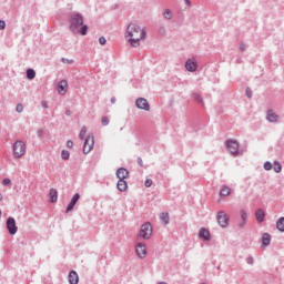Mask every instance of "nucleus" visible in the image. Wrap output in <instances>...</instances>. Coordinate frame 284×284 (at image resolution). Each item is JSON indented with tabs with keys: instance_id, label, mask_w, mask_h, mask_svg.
I'll use <instances>...</instances> for the list:
<instances>
[{
	"instance_id": "obj_1",
	"label": "nucleus",
	"mask_w": 284,
	"mask_h": 284,
	"mask_svg": "<svg viewBox=\"0 0 284 284\" xmlns=\"http://www.w3.org/2000/svg\"><path fill=\"white\" fill-rule=\"evenodd\" d=\"M124 37L131 48H139L141 42L148 39V31L140 23L131 22L125 30Z\"/></svg>"
},
{
	"instance_id": "obj_2",
	"label": "nucleus",
	"mask_w": 284,
	"mask_h": 284,
	"mask_svg": "<svg viewBox=\"0 0 284 284\" xmlns=\"http://www.w3.org/2000/svg\"><path fill=\"white\" fill-rule=\"evenodd\" d=\"M70 30L74 34H82L85 37L88 34V26H83V17L79 13H74L70 19Z\"/></svg>"
},
{
	"instance_id": "obj_3",
	"label": "nucleus",
	"mask_w": 284,
	"mask_h": 284,
	"mask_svg": "<svg viewBox=\"0 0 284 284\" xmlns=\"http://www.w3.org/2000/svg\"><path fill=\"white\" fill-rule=\"evenodd\" d=\"M26 154V143L23 141H16L13 144L14 159H21Z\"/></svg>"
},
{
	"instance_id": "obj_4",
	"label": "nucleus",
	"mask_w": 284,
	"mask_h": 284,
	"mask_svg": "<svg viewBox=\"0 0 284 284\" xmlns=\"http://www.w3.org/2000/svg\"><path fill=\"white\" fill-rule=\"evenodd\" d=\"M139 236L141 239L148 240L152 236V224L145 223L141 226Z\"/></svg>"
},
{
	"instance_id": "obj_5",
	"label": "nucleus",
	"mask_w": 284,
	"mask_h": 284,
	"mask_svg": "<svg viewBox=\"0 0 284 284\" xmlns=\"http://www.w3.org/2000/svg\"><path fill=\"white\" fill-rule=\"evenodd\" d=\"M92 148H94V136L89 135L85 139L84 145H83V154H90V152H92Z\"/></svg>"
},
{
	"instance_id": "obj_6",
	"label": "nucleus",
	"mask_w": 284,
	"mask_h": 284,
	"mask_svg": "<svg viewBox=\"0 0 284 284\" xmlns=\"http://www.w3.org/2000/svg\"><path fill=\"white\" fill-rule=\"evenodd\" d=\"M217 223L222 227H227L230 225V217L223 212L217 213Z\"/></svg>"
},
{
	"instance_id": "obj_7",
	"label": "nucleus",
	"mask_w": 284,
	"mask_h": 284,
	"mask_svg": "<svg viewBox=\"0 0 284 284\" xmlns=\"http://www.w3.org/2000/svg\"><path fill=\"white\" fill-rule=\"evenodd\" d=\"M135 252L139 258H145V256H148V247L143 243H138L135 245Z\"/></svg>"
},
{
	"instance_id": "obj_8",
	"label": "nucleus",
	"mask_w": 284,
	"mask_h": 284,
	"mask_svg": "<svg viewBox=\"0 0 284 284\" xmlns=\"http://www.w3.org/2000/svg\"><path fill=\"white\" fill-rule=\"evenodd\" d=\"M226 148H227L229 152H231L233 154V156H236V154H239V142H236L234 140H229L226 142Z\"/></svg>"
},
{
	"instance_id": "obj_9",
	"label": "nucleus",
	"mask_w": 284,
	"mask_h": 284,
	"mask_svg": "<svg viewBox=\"0 0 284 284\" xmlns=\"http://www.w3.org/2000/svg\"><path fill=\"white\" fill-rule=\"evenodd\" d=\"M7 230H9V234L11 235H14L18 232L19 227H17V222L13 217L7 220Z\"/></svg>"
},
{
	"instance_id": "obj_10",
	"label": "nucleus",
	"mask_w": 284,
	"mask_h": 284,
	"mask_svg": "<svg viewBox=\"0 0 284 284\" xmlns=\"http://www.w3.org/2000/svg\"><path fill=\"white\" fill-rule=\"evenodd\" d=\"M136 108L139 110H145V112H150V103L145 100V98H140L135 101Z\"/></svg>"
},
{
	"instance_id": "obj_11",
	"label": "nucleus",
	"mask_w": 284,
	"mask_h": 284,
	"mask_svg": "<svg viewBox=\"0 0 284 284\" xmlns=\"http://www.w3.org/2000/svg\"><path fill=\"white\" fill-rule=\"evenodd\" d=\"M116 176H118L119 181H125V179H128L130 176V172L124 168H120L116 171Z\"/></svg>"
},
{
	"instance_id": "obj_12",
	"label": "nucleus",
	"mask_w": 284,
	"mask_h": 284,
	"mask_svg": "<svg viewBox=\"0 0 284 284\" xmlns=\"http://www.w3.org/2000/svg\"><path fill=\"white\" fill-rule=\"evenodd\" d=\"M58 92L62 97L68 92V81L62 80V81L59 82V84H58Z\"/></svg>"
},
{
	"instance_id": "obj_13",
	"label": "nucleus",
	"mask_w": 284,
	"mask_h": 284,
	"mask_svg": "<svg viewBox=\"0 0 284 284\" xmlns=\"http://www.w3.org/2000/svg\"><path fill=\"white\" fill-rule=\"evenodd\" d=\"M79 199H81V195H79V193H77L71 202L69 203L68 207H67V212H72V210H74V206L77 205V203L79 202Z\"/></svg>"
},
{
	"instance_id": "obj_14",
	"label": "nucleus",
	"mask_w": 284,
	"mask_h": 284,
	"mask_svg": "<svg viewBox=\"0 0 284 284\" xmlns=\"http://www.w3.org/2000/svg\"><path fill=\"white\" fill-rule=\"evenodd\" d=\"M69 283L70 284H79V274L75 271H71L69 273Z\"/></svg>"
},
{
	"instance_id": "obj_15",
	"label": "nucleus",
	"mask_w": 284,
	"mask_h": 284,
	"mask_svg": "<svg viewBox=\"0 0 284 284\" xmlns=\"http://www.w3.org/2000/svg\"><path fill=\"white\" fill-rule=\"evenodd\" d=\"M49 199L51 203H57L58 199H59V192H57L55 189H51L50 193H49Z\"/></svg>"
},
{
	"instance_id": "obj_16",
	"label": "nucleus",
	"mask_w": 284,
	"mask_h": 284,
	"mask_svg": "<svg viewBox=\"0 0 284 284\" xmlns=\"http://www.w3.org/2000/svg\"><path fill=\"white\" fill-rule=\"evenodd\" d=\"M185 68L189 72H196V62L187 60L185 63Z\"/></svg>"
},
{
	"instance_id": "obj_17",
	"label": "nucleus",
	"mask_w": 284,
	"mask_h": 284,
	"mask_svg": "<svg viewBox=\"0 0 284 284\" xmlns=\"http://www.w3.org/2000/svg\"><path fill=\"white\" fill-rule=\"evenodd\" d=\"M267 121H270V123H276V121H278V115H276L274 111L270 110L267 112Z\"/></svg>"
},
{
	"instance_id": "obj_18",
	"label": "nucleus",
	"mask_w": 284,
	"mask_h": 284,
	"mask_svg": "<svg viewBox=\"0 0 284 284\" xmlns=\"http://www.w3.org/2000/svg\"><path fill=\"white\" fill-rule=\"evenodd\" d=\"M116 186L120 192H125L128 190V182L125 180H119Z\"/></svg>"
},
{
	"instance_id": "obj_19",
	"label": "nucleus",
	"mask_w": 284,
	"mask_h": 284,
	"mask_svg": "<svg viewBox=\"0 0 284 284\" xmlns=\"http://www.w3.org/2000/svg\"><path fill=\"white\" fill-rule=\"evenodd\" d=\"M255 217L256 221H258V223H263L264 219H265V212L263 210H257L255 213Z\"/></svg>"
},
{
	"instance_id": "obj_20",
	"label": "nucleus",
	"mask_w": 284,
	"mask_h": 284,
	"mask_svg": "<svg viewBox=\"0 0 284 284\" xmlns=\"http://www.w3.org/2000/svg\"><path fill=\"white\" fill-rule=\"evenodd\" d=\"M160 221L164 225H168V223H170V213H161L160 214Z\"/></svg>"
},
{
	"instance_id": "obj_21",
	"label": "nucleus",
	"mask_w": 284,
	"mask_h": 284,
	"mask_svg": "<svg viewBox=\"0 0 284 284\" xmlns=\"http://www.w3.org/2000/svg\"><path fill=\"white\" fill-rule=\"evenodd\" d=\"M230 194H232L230 186H223L220 191V196H230Z\"/></svg>"
},
{
	"instance_id": "obj_22",
	"label": "nucleus",
	"mask_w": 284,
	"mask_h": 284,
	"mask_svg": "<svg viewBox=\"0 0 284 284\" xmlns=\"http://www.w3.org/2000/svg\"><path fill=\"white\" fill-rule=\"evenodd\" d=\"M200 237L204 239V241H210V231L205 229L200 230Z\"/></svg>"
},
{
	"instance_id": "obj_23",
	"label": "nucleus",
	"mask_w": 284,
	"mask_h": 284,
	"mask_svg": "<svg viewBox=\"0 0 284 284\" xmlns=\"http://www.w3.org/2000/svg\"><path fill=\"white\" fill-rule=\"evenodd\" d=\"M271 241H272V237L270 236V234L265 233L262 239V245H264V247H267Z\"/></svg>"
},
{
	"instance_id": "obj_24",
	"label": "nucleus",
	"mask_w": 284,
	"mask_h": 284,
	"mask_svg": "<svg viewBox=\"0 0 284 284\" xmlns=\"http://www.w3.org/2000/svg\"><path fill=\"white\" fill-rule=\"evenodd\" d=\"M276 227L280 232H284V217H280L277 220Z\"/></svg>"
},
{
	"instance_id": "obj_25",
	"label": "nucleus",
	"mask_w": 284,
	"mask_h": 284,
	"mask_svg": "<svg viewBox=\"0 0 284 284\" xmlns=\"http://www.w3.org/2000/svg\"><path fill=\"white\" fill-rule=\"evenodd\" d=\"M88 133V128L82 126L81 131L79 133V139H81V141H83V139H85V134Z\"/></svg>"
},
{
	"instance_id": "obj_26",
	"label": "nucleus",
	"mask_w": 284,
	"mask_h": 284,
	"mask_svg": "<svg viewBox=\"0 0 284 284\" xmlns=\"http://www.w3.org/2000/svg\"><path fill=\"white\" fill-rule=\"evenodd\" d=\"M34 77H37V73L34 72V70L28 69L27 70V78L32 80V79H34Z\"/></svg>"
},
{
	"instance_id": "obj_27",
	"label": "nucleus",
	"mask_w": 284,
	"mask_h": 284,
	"mask_svg": "<svg viewBox=\"0 0 284 284\" xmlns=\"http://www.w3.org/2000/svg\"><path fill=\"white\" fill-rule=\"evenodd\" d=\"M273 170H274V172L278 173L283 170V166L281 165V163L274 162Z\"/></svg>"
},
{
	"instance_id": "obj_28",
	"label": "nucleus",
	"mask_w": 284,
	"mask_h": 284,
	"mask_svg": "<svg viewBox=\"0 0 284 284\" xmlns=\"http://www.w3.org/2000/svg\"><path fill=\"white\" fill-rule=\"evenodd\" d=\"M163 17L164 19H172V11L170 9L164 10Z\"/></svg>"
},
{
	"instance_id": "obj_29",
	"label": "nucleus",
	"mask_w": 284,
	"mask_h": 284,
	"mask_svg": "<svg viewBox=\"0 0 284 284\" xmlns=\"http://www.w3.org/2000/svg\"><path fill=\"white\" fill-rule=\"evenodd\" d=\"M61 158L64 160V161H68L70 159V152L69 151H62L61 153Z\"/></svg>"
},
{
	"instance_id": "obj_30",
	"label": "nucleus",
	"mask_w": 284,
	"mask_h": 284,
	"mask_svg": "<svg viewBox=\"0 0 284 284\" xmlns=\"http://www.w3.org/2000/svg\"><path fill=\"white\" fill-rule=\"evenodd\" d=\"M101 123L102 125H110V119H108V116H103Z\"/></svg>"
},
{
	"instance_id": "obj_31",
	"label": "nucleus",
	"mask_w": 284,
	"mask_h": 284,
	"mask_svg": "<svg viewBox=\"0 0 284 284\" xmlns=\"http://www.w3.org/2000/svg\"><path fill=\"white\" fill-rule=\"evenodd\" d=\"M145 187H152V180L146 179L144 182Z\"/></svg>"
},
{
	"instance_id": "obj_32",
	"label": "nucleus",
	"mask_w": 284,
	"mask_h": 284,
	"mask_svg": "<svg viewBox=\"0 0 284 284\" xmlns=\"http://www.w3.org/2000/svg\"><path fill=\"white\" fill-rule=\"evenodd\" d=\"M11 183L12 181L8 178L2 181V185H11Z\"/></svg>"
},
{
	"instance_id": "obj_33",
	"label": "nucleus",
	"mask_w": 284,
	"mask_h": 284,
	"mask_svg": "<svg viewBox=\"0 0 284 284\" xmlns=\"http://www.w3.org/2000/svg\"><path fill=\"white\" fill-rule=\"evenodd\" d=\"M99 43H100V45H105V43H106L105 38H104V37H101V38L99 39Z\"/></svg>"
},
{
	"instance_id": "obj_34",
	"label": "nucleus",
	"mask_w": 284,
	"mask_h": 284,
	"mask_svg": "<svg viewBox=\"0 0 284 284\" xmlns=\"http://www.w3.org/2000/svg\"><path fill=\"white\" fill-rule=\"evenodd\" d=\"M264 170H267V171L272 170V164L270 162H266L264 164Z\"/></svg>"
},
{
	"instance_id": "obj_35",
	"label": "nucleus",
	"mask_w": 284,
	"mask_h": 284,
	"mask_svg": "<svg viewBox=\"0 0 284 284\" xmlns=\"http://www.w3.org/2000/svg\"><path fill=\"white\" fill-rule=\"evenodd\" d=\"M0 30H6V21L0 20Z\"/></svg>"
},
{
	"instance_id": "obj_36",
	"label": "nucleus",
	"mask_w": 284,
	"mask_h": 284,
	"mask_svg": "<svg viewBox=\"0 0 284 284\" xmlns=\"http://www.w3.org/2000/svg\"><path fill=\"white\" fill-rule=\"evenodd\" d=\"M195 101H199L200 103H203V99H201V95L194 94Z\"/></svg>"
},
{
	"instance_id": "obj_37",
	"label": "nucleus",
	"mask_w": 284,
	"mask_h": 284,
	"mask_svg": "<svg viewBox=\"0 0 284 284\" xmlns=\"http://www.w3.org/2000/svg\"><path fill=\"white\" fill-rule=\"evenodd\" d=\"M16 110L17 112H23V104H18Z\"/></svg>"
},
{
	"instance_id": "obj_38",
	"label": "nucleus",
	"mask_w": 284,
	"mask_h": 284,
	"mask_svg": "<svg viewBox=\"0 0 284 284\" xmlns=\"http://www.w3.org/2000/svg\"><path fill=\"white\" fill-rule=\"evenodd\" d=\"M241 216L244 221H247V213H245L243 210L241 211Z\"/></svg>"
},
{
	"instance_id": "obj_39",
	"label": "nucleus",
	"mask_w": 284,
	"mask_h": 284,
	"mask_svg": "<svg viewBox=\"0 0 284 284\" xmlns=\"http://www.w3.org/2000/svg\"><path fill=\"white\" fill-rule=\"evenodd\" d=\"M67 148H74V142H72V140H69L67 142Z\"/></svg>"
},
{
	"instance_id": "obj_40",
	"label": "nucleus",
	"mask_w": 284,
	"mask_h": 284,
	"mask_svg": "<svg viewBox=\"0 0 284 284\" xmlns=\"http://www.w3.org/2000/svg\"><path fill=\"white\" fill-rule=\"evenodd\" d=\"M246 97H248V99H252V90H250V88L246 89Z\"/></svg>"
},
{
	"instance_id": "obj_41",
	"label": "nucleus",
	"mask_w": 284,
	"mask_h": 284,
	"mask_svg": "<svg viewBox=\"0 0 284 284\" xmlns=\"http://www.w3.org/2000/svg\"><path fill=\"white\" fill-rule=\"evenodd\" d=\"M62 63H73V61L72 60H68L65 58H62Z\"/></svg>"
},
{
	"instance_id": "obj_42",
	"label": "nucleus",
	"mask_w": 284,
	"mask_h": 284,
	"mask_svg": "<svg viewBox=\"0 0 284 284\" xmlns=\"http://www.w3.org/2000/svg\"><path fill=\"white\" fill-rule=\"evenodd\" d=\"M138 163H139V166H140V168H143V159L139 158V159H138Z\"/></svg>"
},
{
	"instance_id": "obj_43",
	"label": "nucleus",
	"mask_w": 284,
	"mask_h": 284,
	"mask_svg": "<svg viewBox=\"0 0 284 284\" xmlns=\"http://www.w3.org/2000/svg\"><path fill=\"white\" fill-rule=\"evenodd\" d=\"M116 99L112 98L111 103H115Z\"/></svg>"
},
{
	"instance_id": "obj_44",
	"label": "nucleus",
	"mask_w": 284,
	"mask_h": 284,
	"mask_svg": "<svg viewBox=\"0 0 284 284\" xmlns=\"http://www.w3.org/2000/svg\"><path fill=\"white\" fill-rule=\"evenodd\" d=\"M241 50H245V44H242V45H241Z\"/></svg>"
},
{
	"instance_id": "obj_45",
	"label": "nucleus",
	"mask_w": 284,
	"mask_h": 284,
	"mask_svg": "<svg viewBox=\"0 0 284 284\" xmlns=\"http://www.w3.org/2000/svg\"><path fill=\"white\" fill-rule=\"evenodd\" d=\"M185 3H187V6H190V0H185Z\"/></svg>"
},
{
	"instance_id": "obj_46",
	"label": "nucleus",
	"mask_w": 284,
	"mask_h": 284,
	"mask_svg": "<svg viewBox=\"0 0 284 284\" xmlns=\"http://www.w3.org/2000/svg\"><path fill=\"white\" fill-rule=\"evenodd\" d=\"M0 201H3V195L0 194Z\"/></svg>"
},
{
	"instance_id": "obj_47",
	"label": "nucleus",
	"mask_w": 284,
	"mask_h": 284,
	"mask_svg": "<svg viewBox=\"0 0 284 284\" xmlns=\"http://www.w3.org/2000/svg\"><path fill=\"white\" fill-rule=\"evenodd\" d=\"M0 216H1V211H0Z\"/></svg>"
}]
</instances>
